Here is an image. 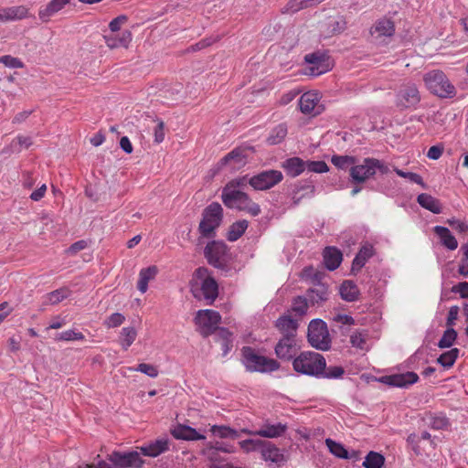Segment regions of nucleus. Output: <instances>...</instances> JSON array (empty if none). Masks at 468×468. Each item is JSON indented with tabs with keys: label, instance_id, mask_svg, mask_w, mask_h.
Listing matches in <instances>:
<instances>
[{
	"label": "nucleus",
	"instance_id": "f257e3e1",
	"mask_svg": "<svg viewBox=\"0 0 468 468\" xmlns=\"http://www.w3.org/2000/svg\"><path fill=\"white\" fill-rule=\"evenodd\" d=\"M223 220V208L218 202H212L202 212V218L198 225V243L202 239H213L216 237V230Z\"/></svg>",
	"mask_w": 468,
	"mask_h": 468
},
{
	"label": "nucleus",
	"instance_id": "f03ea898",
	"mask_svg": "<svg viewBox=\"0 0 468 468\" xmlns=\"http://www.w3.org/2000/svg\"><path fill=\"white\" fill-rule=\"evenodd\" d=\"M293 369L300 374L319 378L325 367V358L323 355L305 351L294 357Z\"/></svg>",
	"mask_w": 468,
	"mask_h": 468
},
{
	"label": "nucleus",
	"instance_id": "7ed1b4c3",
	"mask_svg": "<svg viewBox=\"0 0 468 468\" xmlns=\"http://www.w3.org/2000/svg\"><path fill=\"white\" fill-rule=\"evenodd\" d=\"M204 256L209 265L220 271H229L231 254L224 241H209L204 249Z\"/></svg>",
	"mask_w": 468,
	"mask_h": 468
},
{
	"label": "nucleus",
	"instance_id": "20e7f679",
	"mask_svg": "<svg viewBox=\"0 0 468 468\" xmlns=\"http://www.w3.org/2000/svg\"><path fill=\"white\" fill-rule=\"evenodd\" d=\"M221 198L224 205L229 208L246 211L252 216H258L261 213L260 206L251 201L246 193L235 189L229 190V186L223 189Z\"/></svg>",
	"mask_w": 468,
	"mask_h": 468
},
{
	"label": "nucleus",
	"instance_id": "39448f33",
	"mask_svg": "<svg viewBox=\"0 0 468 468\" xmlns=\"http://www.w3.org/2000/svg\"><path fill=\"white\" fill-rule=\"evenodd\" d=\"M241 353L242 362L250 372H273L280 367V364L275 359L259 355L250 346H244Z\"/></svg>",
	"mask_w": 468,
	"mask_h": 468
},
{
	"label": "nucleus",
	"instance_id": "423d86ee",
	"mask_svg": "<svg viewBox=\"0 0 468 468\" xmlns=\"http://www.w3.org/2000/svg\"><path fill=\"white\" fill-rule=\"evenodd\" d=\"M423 80L427 89L441 98H452L456 94L454 86L441 70H431L426 73Z\"/></svg>",
	"mask_w": 468,
	"mask_h": 468
},
{
	"label": "nucleus",
	"instance_id": "0eeeda50",
	"mask_svg": "<svg viewBox=\"0 0 468 468\" xmlns=\"http://www.w3.org/2000/svg\"><path fill=\"white\" fill-rule=\"evenodd\" d=\"M307 338L309 344L318 350L327 351L331 348V337L327 324L322 319L317 318L310 322Z\"/></svg>",
	"mask_w": 468,
	"mask_h": 468
},
{
	"label": "nucleus",
	"instance_id": "6e6552de",
	"mask_svg": "<svg viewBox=\"0 0 468 468\" xmlns=\"http://www.w3.org/2000/svg\"><path fill=\"white\" fill-rule=\"evenodd\" d=\"M196 324L200 327V334L204 337L218 333L221 316L218 312L206 309L199 310L195 318Z\"/></svg>",
	"mask_w": 468,
	"mask_h": 468
},
{
	"label": "nucleus",
	"instance_id": "1a4fd4ad",
	"mask_svg": "<svg viewBox=\"0 0 468 468\" xmlns=\"http://www.w3.org/2000/svg\"><path fill=\"white\" fill-rule=\"evenodd\" d=\"M312 283L313 285L306 291L305 297L311 306H322L329 299V287L326 283L321 282L319 272L314 275Z\"/></svg>",
	"mask_w": 468,
	"mask_h": 468
},
{
	"label": "nucleus",
	"instance_id": "9d476101",
	"mask_svg": "<svg viewBox=\"0 0 468 468\" xmlns=\"http://www.w3.org/2000/svg\"><path fill=\"white\" fill-rule=\"evenodd\" d=\"M283 178L281 171L266 170L252 176L249 183L257 190H266L279 184Z\"/></svg>",
	"mask_w": 468,
	"mask_h": 468
},
{
	"label": "nucleus",
	"instance_id": "9b49d317",
	"mask_svg": "<svg viewBox=\"0 0 468 468\" xmlns=\"http://www.w3.org/2000/svg\"><path fill=\"white\" fill-rule=\"evenodd\" d=\"M252 149V147L247 146L234 148L231 152L220 159V161L218 163V168L221 169L228 165H230L233 169L240 168L247 164Z\"/></svg>",
	"mask_w": 468,
	"mask_h": 468
},
{
	"label": "nucleus",
	"instance_id": "f8f14e48",
	"mask_svg": "<svg viewBox=\"0 0 468 468\" xmlns=\"http://www.w3.org/2000/svg\"><path fill=\"white\" fill-rule=\"evenodd\" d=\"M420 96L414 83L403 84L396 95V105L399 108H410L417 105Z\"/></svg>",
	"mask_w": 468,
	"mask_h": 468
},
{
	"label": "nucleus",
	"instance_id": "ddd939ff",
	"mask_svg": "<svg viewBox=\"0 0 468 468\" xmlns=\"http://www.w3.org/2000/svg\"><path fill=\"white\" fill-rule=\"evenodd\" d=\"M116 468H140L143 460L140 453L133 451L128 452H113L107 458Z\"/></svg>",
	"mask_w": 468,
	"mask_h": 468
},
{
	"label": "nucleus",
	"instance_id": "4468645a",
	"mask_svg": "<svg viewBox=\"0 0 468 468\" xmlns=\"http://www.w3.org/2000/svg\"><path fill=\"white\" fill-rule=\"evenodd\" d=\"M300 346L297 338L282 337L275 346V354L282 360L292 359Z\"/></svg>",
	"mask_w": 468,
	"mask_h": 468
},
{
	"label": "nucleus",
	"instance_id": "2eb2a0df",
	"mask_svg": "<svg viewBox=\"0 0 468 468\" xmlns=\"http://www.w3.org/2000/svg\"><path fill=\"white\" fill-rule=\"evenodd\" d=\"M304 61L311 65L309 68V74L311 76H319L330 69L328 57L320 52L305 55Z\"/></svg>",
	"mask_w": 468,
	"mask_h": 468
},
{
	"label": "nucleus",
	"instance_id": "dca6fc26",
	"mask_svg": "<svg viewBox=\"0 0 468 468\" xmlns=\"http://www.w3.org/2000/svg\"><path fill=\"white\" fill-rule=\"evenodd\" d=\"M286 431V424L281 422L271 423L269 420H267L261 425L259 430L255 431H249L247 430H243V432L258 435L263 438L272 439L282 436Z\"/></svg>",
	"mask_w": 468,
	"mask_h": 468
},
{
	"label": "nucleus",
	"instance_id": "f3484780",
	"mask_svg": "<svg viewBox=\"0 0 468 468\" xmlns=\"http://www.w3.org/2000/svg\"><path fill=\"white\" fill-rule=\"evenodd\" d=\"M320 97L317 92L308 91L303 93L299 100L300 111L304 114L318 115L323 111L319 105Z\"/></svg>",
	"mask_w": 468,
	"mask_h": 468
},
{
	"label": "nucleus",
	"instance_id": "a211bd4d",
	"mask_svg": "<svg viewBox=\"0 0 468 468\" xmlns=\"http://www.w3.org/2000/svg\"><path fill=\"white\" fill-rule=\"evenodd\" d=\"M375 175L372 164L367 163V158L363 164L351 166L349 170L350 182L355 185L363 184Z\"/></svg>",
	"mask_w": 468,
	"mask_h": 468
},
{
	"label": "nucleus",
	"instance_id": "6ab92c4d",
	"mask_svg": "<svg viewBox=\"0 0 468 468\" xmlns=\"http://www.w3.org/2000/svg\"><path fill=\"white\" fill-rule=\"evenodd\" d=\"M196 298L201 296L207 301V304H212L218 295V285L214 278H207L202 281L199 292L197 289H192Z\"/></svg>",
	"mask_w": 468,
	"mask_h": 468
},
{
	"label": "nucleus",
	"instance_id": "aec40b11",
	"mask_svg": "<svg viewBox=\"0 0 468 468\" xmlns=\"http://www.w3.org/2000/svg\"><path fill=\"white\" fill-rule=\"evenodd\" d=\"M419 376L414 372H406L403 374H394L386 376L381 378V381L392 387L406 388L409 385L416 383Z\"/></svg>",
	"mask_w": 468,
	"mask_h": 468
},
{
	"label": "nucleus",
	"instance_id": "412c9836",
	"mask_svg": "<svg viewBox=\"0 0 468 468\" xmlns=\"http://www.w3.org/2000/svg\"><path fill=\"white\" fill-rule=\"evenodd\" d=\"M275 325L282 335V337L297 338L298 320L292 318L290 314L279 317Z\"/></svg>",
	"mask_w": 468,
	"mask_h": 468
},
{
	"label": "nucleus",
	"instance_id": "4be33fe9",
	"mask_svg": "<svg viewBox=\"0 0 468 468\" xmlns=\"http://www.w3.org/2000/svg\"><path fill=\"white\" fill-rule=\"evenodd\" d=\"M172 435L178 440L198 441L206 437L198 433L194 428L187 425L178 424L171 431Z\"/></svg>",
	"mask_w": 468,
	"mask_h": 468
},
{
	"label": "nucleus",
	"instance_id": "5701e85b",
	"mask_svg": "<svg viewBox=\"0 0 468 468\" xmlns=\"http://www.w3.org/2000/svg\"><path fill=\"white\" fill-rule=\"evenodd\" d=\"M395 32V26L393 21L388 18H381L378 20L370 29V34L377 38L382 37H391Z\"/></svg>",
	"mask_w": 468,
	"mask_h": 468
},
{
	"label": "nucleus",
	"instance_id": "b1692460",
	"mask_svg": "<svg viewBox=\"0 0 468 468\" xmlns=\"http://www.w3.org/2000/svg\"><path fill=\"white\" fill-rule=\"evenodd\" d=\"M28 9L24 5L11 6L0 10V22L18 20L27 16Z\"/></svg>",
	"mask_w": 468,
	"mask_h": 468
},
{
	"label": "nucleus",
	"instance_id": "393cba45",
	"mask_svg": "<svg viewBox=\"0 0 468 468\" xmlns=\"http://www.w3.org/2000/svg\"><path fill=\"white\" fill-rule=\"evenodd\" d=\"M261 453L262 458L266 462H271L275 463H280L284 462V456L281 452L280 449L277 448L272 442L264 441Z\"/></svg>",
	"mask_w": 468,
	"mask_h": 468
},
{
	"label": "nucleus",
	"instance_id": "a878e982",
	"mask_svg": "<svg viewBox=\"0 0 468 468\" xmlns=\"http://www.w3.org/2000/svg\"><path fill=\"white\" fill-rule=\"evenodd\" d=\"M324 263L329 271L337 269L343 260L342 252L335 247H327L324 250Z\"/></svg>",
	"mask_w": 468,
	"mask_h": 468
},
{
	"label": "nucleus",
	"instance_id": "bb28decb",
	"mask_svg": "<svg viewBox=\"0 0 468 468\" xmlns=\"http://www.w3.org/2000/svg\"><path fill=\"white\" fill-rule=\"evenodd\" d=\"M374 249L371 245H364L356 255L352 262L351 271L356 273L359 271L366 262L373 256Z\"/></svg>",
	"mask_w": 468,
	"mask_h": 468
},
{
	"label": "nucleus",
	"instance_id": "cd10ccee",
	"mask_svg": "<svg viewBox=\"0 0 468 468\" xmlns=\"http://www.w3.org/2000/svg\"><path fill=\"white\" fill-rule=\"evenodd\" d=\"M282 167L287 175L296 177L306 169V163L299 157H291L282 163Z\"/></svg>",
	"mask_w": 468,
	"mask_h": 468
},
{
	"label": "nucleus",
	"instance_id": "c85d7f7f",
	"mask_svg": "<svg viewBox=\"0 0 468 468\" xmlns=\"http://www.w3.org/2000/svg\"><path fill=\"white\" fill-rule=\"evenodd\" d=\"M70 0H51L44 8L39 10L38 16L43 22L48 21L49 17L60 11Z\"/></svg>",
	"mask_w": 468,
	"mask_h": 468
},
{
	"label": "nucleus",
	"instance_id": "c756f323",
	"mask_svg": "<svg viewBox=\"0 0 468 468\" xmlns=\"http://www.w3.org/2000/svg\"><path fill=\"white\" fill-rule=\"evenodd\" d=\"M422 421L428 427L433 430H443L448 427L449 420L445 415L440 414H432L427 413L424 417H422Z\"/></svg>",
	"mask_w": 468,
	"mask_h": 468
},
{
	"label": "nucleus",
	"instance_id": "7c9ffc66",
	"mask_svg": "<svg viewBox=\"0 0 468 468\" xmlns=\"http://www.w3.org/2000/svg\"><path fill=\"white\" fill-rule=\"evenodd\" d=\"M433 229L444 247L451 250L457 249L458 242L456 239L452 235L448 228L442 226H435Z\"/></svg>",
	"mask_w": 468,
	"mask_h": 468
},
{
	"label": "nucleus",
	"instance_id": "2f4dec72",
	"mask_svg": "<svg viewBox=\"0 0 468 468\" xmlns=\"http://www.w3.org/2000/svg\"><path fill=\"white\" fill-rule=\"evenodd\" d=\"M417 201L420 207L434 214H440L441 212L440 201L429 194H420L417 197Z\"/></svg>",
	"mask_w": 468,
	"mask_h": 468
},
{
	"label": "nucleus",
	"instance_id": "473e14b6",
	"mask_svg": "<svg viewBox=\"0 0 468 468\" xmlns=\"http://www.w3.org/2000/svg\"><path fill=\"white\" fill-rule=\"evenodd\" d=\"M168 450V441L165 439L156 440L148 446L141 447V452L145 456L156 457Z\"/></svg>",
	"mask_w": 468,
	"mask_h": 468
},
{
	"label": "nucleus",
	"instance_id": "72a5a7b5",
	"mask_svg": "<svg viewBox=\"0 0 468 468\" xmlns=\"http://www.w3.org/2000/svg\"><path fill=\"white\" fill-rule=\"evenodd\" d=\"M156 274H157L156 266H150L148 268H144L140 271L137 288L142 293H144L147 291L148 282L151 280H153Z\"/></svg>",
	"mask_w": 468,
	"mask_h": 468
},
{
	"label": "nucleus",
	"instance_id": "f704fd0d",
	"mask_svg": "<svg viewBox=\"0 0 468 468\" xmlns=\"http://www.w3.org/2000/svg\"><path fill=\"white\" fill-rule=\"evenodd\" d=\"M340 295L346 302H354L357 300L359 290L356 284L352 281H345L340 286Z\"/></svg>",
	"mask_w": 468,
	"mask_h": 468
},
{
	"label": "nucleus",
	"instance_id": "c9c22d12",
	"mask_svg": "<svg viewBox=\"0 0 468 468\" xmlns=\"http://www.w3.org/2000/svg\"><path fill=\"white\" fill-rule=\"evenodd\" d=\"M249 222L245 219L239 220L231 224L229 228L227 233V239L229 241H236L238 240L248 229Z\"/></svg>",
	"mask_w": 468,
	"mask_h": 468
},
{
	"label": "nucleus",
	"instance_id": "e433bc0d",
	"mask_svg": "<svg viewBox=\"0 0 468 468\" xmlns=\"http://www.w3.org/2000/svg\"><path fill=\"white\" fill-rule=\"evenodd\" d=\"M232 334L224 327H220L216 335V341L221 346L222 355H228L232 347Z\"/></svg>",
	"mask_w": 468,
	"mask_h": 468
},
{
	"label": "nucleus",
	"instance_id": "4c0bfd02",
	"mask_svg": "<svg viewBox=\"0 0 468 468\" xmlns=\"http://www.w3.org/2000/svg\"><path fill=\"white\" fill-rule=\"evenodd\" d=\"M325 445L327 446L329 452L337 458H341V459L353 458L352 455H349V452L344 447L343 444L336 442L330 438H327L325 440Z\"/></svg>",
	"mask_w": 468,
	"mask_h": 468
},
{
	"label": "nucleus",
	"instance_id": "58836bf2",
	"mask_svg": "<svg viewBox=\"0 0 468 468\" xmlns=\"http://www.w3.org/2000/svg\"><path fill=\"white\" fill-rule=\"evenodd\" d=\"M32 144V140L28 136H17L16 139H14L10 145L7 148L3 149V153L5 154H10L12 152H17L19 153L21 149L28 148Z\"/></svg>",
	"mask_w": 468,
	"mask_h": 468
},
{
	"label": "nucleus",
	"instance_id": "ea45409f",
	"mask_svg": "<svg viewBox=\"0 0 468 468\" xmlns=\"http://www.w3.org/2000/svg\"><path fill=\"white\" fill-rule=\"evenodd\" d=\"M385 463V457L377 452L370 451L363 462L365 468H382Z\"/></svg>",
	"mask_w": 468,
	"mask_h": 468
},
{
	"label": "nucleus",
	"instance_id": "a19ab883",
	"mask_svg": "<svg viewBox=\"0 0 468 468\" xmlns=\"http://www.w3.org/2000/svg\"><path fill=\"white\" fill-rule=\"evenodd\" d=\"M310 303L305 296H297L292 302L291 311L300 317L307 314Z\"/></svg>",
	"mask_w": 468,
	"mask_h": 468
},
{
	"label": "nucleus",
	"instance_id": "79ce46f5",
	"mask_svg": "<svg viewBox=\"0 0 468 468\" xmlns=\"http://www.w3.org/2000/svg\"><path fill=\"white\" fill-rule=\"evenodd\" d=\"M314 191H315V186L312 184L304 185V186H302L296 188V190L294 191L293 196H292L293 205H295V206L298 205L303 197H313L314 194Z\"/></svg>",
	"mask_w": 468,
	"mask_h": 468
},
{
	"label": "nucleus",
	"instance_id": "37998d69",
	"mask_svg": "<svg viewBox=\"0 0 468 468\" xmlns=\"http://www.w3.org/2000/svg\"><path fill=\"white\" fill-rule=\"evenodd\" d=\"M106 44L111 48H115L118 47H125L127 48L129 43L132 40V33L128 30L123 31L122 33V37L119 38L108 37H106Z\"/></svg>",
	"mask_w": 468,
	"mask_h": 468
},
{
	"label": "nucleus",
	"instance_id": "c03bdc74",
	"mask_svg": "<svg viewBox=\"0 0 468 468\" xmlns=\"http://www.w3.org/2000/svg\"><path fill=\"white\" fill-rule=\"evenodd\" d=\"M460 350L458 348H452L449 351L442 353L437 359V362L444 367H451L455 363Z\"/></svg>",
	"mask_w": 468,
	"mask_h": 468
},
{
	"label": "nucleus",
	"instance_id": "a18cd8bd",
	"mask_svg": "<svg viewBox=\"0 0 468 468\" xmlns=\"http://www.w3.org/2000/svg\"><path fill=\"white\" fill-rule=\"evenodd\" d=\"M137 335V332L134 327H123L121 333V345L124 350H127L129 346L134 342Z\"/></svg>",
	"mask_w": 468,
	"mask_h": 468
},
{
	"label": "nucleus",
	"instance_id": "49530a36",
	"mask_svg": "<svg viewBox=\"0 0 468 468\" xmlns=\"http://www.w3.org/2000/svg\"><path fill=\"white\" fill-rule=\"evenodd\" d=\"M287 134V126L285 124L277 125L268 137V143L270 144H278L283 141Z\"/></svg>",
	"mask_w": 468,
	"mask_h": 468
},
{
	"label": "nucleus",
	"instance_id": "de8ad7c7",
	"mask_svg": "<svg viewBox=\"0 0 468 468\" xmlns=\"http://www.w3.org/2000/svg\"><path fill=\"white\" fill-rule=\"evenodd\" d=\"M457 332L453 328H447L439 340L438 346L441 349L451 347L457 339Z\"/></svg>",
	"mask_w": 468,
	"mask_h": 468
},
{
	"label": "nucleus",
	"instance_id": "09e8293b",
	"mask_svg": "<svg viewBox=\"0 0 468 468\" xmlns=\"http://www.w3.org/2000/svg\"><path fill=\"white\" fill-rule=\"evenodd\" d=\"M332 164L339 169H346L350 165L356 164V158L349 155H333Z\"/></svg>",
	"mask_w": 468,
	"mask_h": 468
},
{
	"label": "nucleus",
	"instance_id": "8fccbe9b",
	"mask_svg": "<svg viewBox=\"0 0 468 468\" xmlns=\"http://www.w3.org/2000/svg\"><path fill=\"white\" fill-rule=\"evenodd\" d=\"M345 374V369L341 366L324 367L319 378L336 379L341 378Z\"/></svg>",
	"mask_w": 468,
	"mask_h": 468
},
{
	"label": "nucleus",
	"instance_id": "3c124183",
	"mask_svg": "<svg viewBox=\"0 0 468 468\" xmlns=\"http://www.w3.org/2000/svg\"><path fill=\"white\" fill-rule=\"evenodd\" d=\"M308 5V0H290L282 9L283 14H294Z\"/></svg>",
	"mask_w": 468,
	"mask_h": 468
},
{
	"label": "nucleus",
	"instance_id": "603ef678",
	"mask_svg": "<svg viewBox=\"0 0 468 468\" xmlns=\"http://www.w3.org/2000/svg\"><path fill=\"white\" fill-rule=\"evenodd\" d=\"M263 442H264V441L260 440V439H257V440L248 439V440L239 441V446L244 452H254V451H261Z\"/></svg>",
	"mask_w": 468,
	"mask_h": 468
},
{
	"label": "nucleus",
	"instance_id": "864d4df0",
	"mask_svg": "<svg viewBox=\"0 0 468 468\" xmlns=\"http://www.w3.org/2000/svg\"><path fill=\"white\" fill-rule=\"evenodd\" d=\"M129 370L131 371H139L141 373H144L150 378H156L158 376V369L156 367L146 364V363H141L137 366V367H129Z\"/></svg>",
	"mask_w": 468,
	"mask_h": 468
},
{
	"label": "nucleus",
	"instance_id": "5fc2aeb1",
	"mask_svg": "<svg viewBox=\"0 0 468 468\" xmlns=\"http://www.w3.org/2000/svg\"><path fill=\"white\" fill-rule=\"evenodd\" d=\"M306 171L314 173H326L329 170L328 165L324 161H306Z\"/></svg>",
	"mask_w": 468,
	"mask_h": 468
},
{
	"label": "nucleus",
	"instance_id": "6e6d98bb",
	"mask_svg": "<svg viewBox=\"0 0 468 468\" xmlns=\"http://www.w3.org/2000/svg\"><path fill=\"white\" fill-rule=\"evenodd\" d=\"M84 335L80 332H75L73 330H68L62 332L56 336V340L59 341H73V340H83Z\"/></svg>",
	"mask_w": 468,
	"mask_h": 468
},
{
	"label": "nucleus",
	"instance_id": "4d7b16f0",
	"mask_svg": "<svg viewBox=\"0 0 468 468\" xmlns=\"http://www.w3.org/2000/svg\"><path fill=\"white\" fill-rule=\"evenodd\" d=\"M395 172L399 176L408 178L411 182L420 185L423 188L426 187V185L420 175L412 172H404L398 168L395 169Z\"/></svg>",
	"mask_w": 468,
	"mask_h": 468
},
{
	"label": "nucleus",
	"instance_id": "13d9d810",
	"mask_svg": "<svg viewBox=\"0 0 468 468\" xmlns=\"http://www.w3.org/2000/svg\"><path fill=\"white\" fill-rule=\"evenodd\" d=\"M0 63H3L5 67L11 69L24 68V63L19 58L12 57L10 55L1 57Z\"/></svg>",
	"mask_w": 468,
	"mask_h": 468
},
{
	"label": "nucleus",
	"instance_id": "bf43d9fd",
	"mask_svg": "<svg viewBox=\"0 0 468 468\" xmlns=\"http://www.w3.org/2000/svg\"><path fill=\"white\" fill-rule=\"evenodd\" d=\"M125 320L124 315L120 313L111 314L105 321L104 325L108 328L120 326Z\"/></svg>",
	"mask_w": 468,
	"mask_h": 468
},
{
	"label": "nucleus",
	"instance_id": "052dcab7",
	"mask_svg": "<svg viewBox=\"0 0 468 468\" xmlns=\"http://www.w3.org/2000/svg\"><path fill=\"white\" fill-rule=\"evenodd\" d=\"M67 297L68 293L65 289L55 290L48 294V300L50 304H57Z\"/></svg>",
	"mask_w": 468,
	"mask_h": 468
},
{
	"label": "nucleus",
	"instance_id": "680f3d73",
	"mask_svg": "<svg viewBox=\"0 0 468 468\" xmlns=\"http://www.w3.org/2000/svg\"><path fill=\"white\" fill-rule=\"evenodd\" d=\"M214 431H218V434L221 438H237L239 436L237 431L227 426H215Z\"/></svg>",
	"mask_w": 468,
	"mask_h": 468
},
{
	"label": "nucleus",
	"instance_id": "e2e57ef3",
	"mask_svg": "<svg viewBox=\"0 0 468 468\" xmlns=\"http://www.w3.org/2000/svg\"><path fill=\"white\" fill-rule=\"evenodd\" d=\"M367 163L372 164L375 174L379 171L382 175L389 173L388 166L382 161L375 158H367Z\"/></svg>",
	"mask_w": 468,
	"mask_h": 468
},
{
	"label": "nucleus",
	"instance_id": "0e129e2a",
	"mask_svg": "<svg viewBox=\"0 0 468 468\" xmlns=\"http://www.w3.org/2000/svg\"><path fill=\"white\" fill-rule=\"evenodd\" d=\"M447 223L459 233H466L468 231V225L465 222L460 221L454 218H449Z\"/></svg>",
	"mask_w": 468,
	"mask_h": 468
},
{
	"label": "nucleus",
	"instance_id": "69168bd1",
	"mask_svg": "<svg viewBox=\"0 0 468 468\" xmlns=\"http://www.w3.org/2000/svg\"><path fill=\"white\" fill-rule=\"evenodd\" d=\"M127 16L124 15L113 18L109 24L110 30L112 32L119 31L122 25L124 24L127 21Z\"/></svg>",
	"mask_w": 468,
	"mask_h": 468
},
{
	"label": "nucleus",
	"instance_id": "338daca9",
	"mask_svg": "<svg viewBox=\"0 0 468 468\" xmlns=\"http://www.w3.org/2000/svg\"><path fill=\"white\" fill-rule=\"evenodd\" d=\"M335 323L340 324L341 325H352L355 324V320L348 314H337L333 317Z\"/></svg>",
	"mask_w": 468,
	"mask_h": 468
},
{
	"label": "nucleus",
	"instance_id": "774afa93",
	"mask_svg": "<svg viewBox=\"0 0 468 468\" xmlns=\"http://www.w3.org/2000/svg\"><path fill=\"white\" fill-rule=\"evenodd\" d=\"M452 292L459 293L462 298L468 299V282H459L458 284L452 286Z\"/></svg>",
	"mask_w": 468,
	"mask_h": 468
}]
</instances>
